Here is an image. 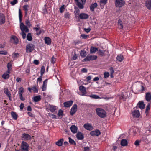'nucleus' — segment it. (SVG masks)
<instances>
[{
    "mask_svg": "<svg viewBox=\"0 0 151 151\" xmlns=\"http://www.w3.org/2000/svg\"><path fill=\"white\" fill-rule=\"evenodd\" d=\"M97 114L101 118H104L106 117V112L103 109L98 108L96 109Z\"/></svg>",
    "mask_w": 151,
    "mask_h": 151,
    "instance_id": "nucleus-1",
    "label": "nucleus"
},
{
    "mask_svg": "<svg viewBox=\"0 0 151 151\" xmlns=\"http://www.w3.org/2000/svg\"><path fill=\"white\" fill-rule=\"evenodd\" d=\"M97 58L96 55H87L86 57L83 60V61H88L90 60H96Z\"/></svg>",
    "mask_w": 151,
    "mask_h": 151,
    "instance_id": "nucleus-2",
    "label": "nucleus"
},
{
    "mask_svg": "<svg viewBox=\"0 0 151 151\" xmlns=\"http://www.w3.org/2000/svg\"><path fill=\"white\" fill-rule=\"evenodd\" d=\"M145 90V88L142 84L138 86L136 88V93L137 94L142 93Z\"/></svg>",
    "mask_w": 151,
    "mask_h": 151,
    "instance_id": "nucleus-3",
    "label": "nucleus"
},
{
    "mask_svg": "<svg viewBox=\"0 0 151 151\" xmlns=\"http://www.w3.org/2000/svg\"><path fill=\"white\" fill-rule=\"evenodd\" d=\"M29 147V145L26 142L24 141H22L21 146V148L22 150L24 151H28Z\"/></svg>",
    "mask_w": 151,
    "mask_h": 151,
    "instance_id": "nucleus-4",
    "label": "nucleus"
},
{
    "mask_svg": "<svg viewBox=\"0 0 151 151\" xmlns=\"http://www.w3.org/2000/svg\"><path fill=\"white\" fill-rule=\"evenodd\" d=\"M35 46L32 44H29L27 45L26 47V52L29 53L32 52L34 50Z\"/></svg>",
    "mask_w": 151,
    "mask_h": 151,
    "instance_id": "nucleus-5",
    "label": "nucleus"
},
{
    "mask_svg": "<svg viewBox=\"0 0 151 151\" xmlns=\"http://www.w3.org/2000/svg\"><path fill=\"white\" fill-rule=\"evenodd\" d=\"M21 137L22 140L25 141H28L31 140V137L30 135L25 133L22 134Z\"/></svg>",
    "mask_w": 151,
    "mask_h": 151,
    "instance_id": "nucleus-6",
    "label": "nucleus"
},
{
    "mask_svg": "<svg viewBox=\"0 0 151 151\" xmlns=\"http://www.w3.org/2000/svg\"><path fill=\"white\" fill-rule=\"evenodd\" d=\"M20 28L22 32H28L29 31V29L27 26H25L23 23H21L20 24Z\"/></svg>",
    "mask_w": 151,
    "mask_h": 151,
    "instance_id": "nucleus-7",
    "label": "nucleus"
},
{
    "mask_svg": "<svg viewBox=\"0 0 151 151\" xmlns=\"http://www.w3.org/2000/svg\"><path fill=\"white\" fill-rule=\"evenodd\" d=\"M10 42L11 43L16 45L18 44L19 41L18 39L16 36L13 35L10 38Z\"/></svg>",
    "mask_w": 151,
    "mask_h": 151,
    "instance_id": "nucleus-8",
    "label": "nucleus"
},
{
    "mask_svg": "<svg viewBox=\"0 0 151 151\" xmlns=\"http://www.w3.org/2000/svg\"><path fill=\"white\" fill-rule=\"evenodd\" d=\"M83 127L84 128L89 131L92 130L93 129V127L91 124L89 123H85L83 125Z\"/></svg>",
    "mask_w": 151,
    "mask_h": 151,
    "instance_id": "nucleus-9",
    "label": "nucleus"
},
{
    "mask_svg": "<svg viewBox=\"0 0 151 151\" xmlns=\"http://www.w3.org/2000/svg\"><path fill=\"white\" fill-rule=\"evenodd\" d=\"M77 106L76 104H74L71 108L70 113L71 115H73L77 111Z\"/></svg>",
    "mask_w": 151,
    "mask_h": 151,
    "instance_id": "nucleus-10",
    "label": "nucleus"
},
{
    "mask_svg": "<svg viewBox=\"0 0 151 151\" xmlns=\"http://www.w3.org/2000/svg\"><path fill=\"white\" fill-rule=\"evenodd\" d=\"M5 17L2 13H0V25L4 24L5 22Z\"/></svg>",
    "mask_w": 151,
    "mask_h": 151,
    "instance_id": "nucleus-11",
    "label": "nucleus"
},
{
    "mask_svg": "<svg viewBox=\"0 0 151 151\" xmlns=\"http://www.w3.org/2000/svg\"><path fill=\"white\" fill-rule=\"evenodd\" d=\"M90 134L92 136H98L101 134V132L98 129H96L94 131H91Z\"/></svg>",
    "mask_w": 151,
    "mask_h": 151,
    "instance_id": "nucleus-12",
    "label": "nucleus"
},
{
    "mask_svg": "<svg viewBox=\"0 0 151 151\" xmlns=\"http://www.w3.org/2000/svg\"><path fill=\"white\" fill-rule=\"evenodd\" d=\"M115 6L117 7H120L123 5L122 0H115Z\"/></svg>",
    "mask_w": 151,
    "mask_h": 151,
    "instance_id": "nucleus-13",
    "label": "nucleus"
},
{
    "mask_svg": "<svg viewBox=\"0 0 151 151\" xmlns=\"http://www.w3.org/2000/svg\"><path fill=\"white\" fill-rule=\"evenodd\" d=\"M79 90L82 93V96H85L86 93V88L83 86H81L79 87Z\"/></svg>",
    "mask_w": 151,
    "mask_h": 151,
    "instance_id": "nucleus-14",
    "label": "nucleus"
},
{
    "mask_svg": "<svg viewBox=\"0 0 151 151\" xmlns=\"http://www.w3.org/2000/svg\"><path fill=\"white\" fill-rule=\"evenodd\" d=\"M79 17L81 19H86L88 18L89 16L86 14L81 13L80 14Z\"/></svg>",
    "mask_w": 151,
    "mask_h": 151,
    "instance_id": "nucleus-15",
    "label": "nucleus"
},
{
    "mask_svg": "<svg viewBox=\"0 0 151 151\" xmlns=\"http://www.w3.org/2000/svg\"><path fill=\"white\" fill-rule=\"evenodd\" d=\"M132 114L134 117L139 118L140 115V113L138 110H134L132 112Z\"/></svg>",
    "mask_w": 151,
    "mask_h": 151,
    "instance_id": "nucleus-16",
    "label": "nucleus"
},
{
    "mask_svg": "<svg viewBox=\"0 0 151 151\" xmlns=\"http://www.w3.org/2000/svg\"><path fill=\"white\" fill-rule=\"evenodd\" d=\"M76 138L78 140H82L84 138L83 133L80 132H78L76 134Z\"/></svg>",
    "mask_w": 151,
    "mask_h": 151,
    "instance_id": "nucleus-17",
    "label": "nucleus"
},
{
    "mask_svg": "<svg viewBox=\"0 0 151 151\" xmlns=\"http://www.w3.org/2000/svg\"><path fill=\"white\" fill-rule=\"evenodd\" d=\"M82 3H81L79 1L77 3V5L80 9H83L84 8L83 5H84L86 0H81Z\"/></svg>",
    "mask_w": 151,
    "mask_h": 151,
    "instance_id": "nucleus-18",
    "label": "nucleus"
},
{
    "mask_svg": "<svg viewBox=\"0 0 151 151\" xmlns=\"http://www.w3.org/2000/svg\"><path fill=\"white\" fill-rule=\"evenodd\" d=\"M73 101L72 100H70L69 101L65 102L63 103V105L65 107H69L73 104Z\"/></svg>",
    "mask_w": 151,
    "mask_h": 151,
    "instance_id": "nucleus-19",
    "label": "nucleus"
},
{
    "mask_svg": "<svg viewBox=\"0 0 151 151\" xmlns=\"http://www.w3.org/2000/svg\"><path fill=\"white\" fill-rule=\"evenodd\" d=\"M44 40L45 43L47 45H50L51 44L52 40L49 37H45Z\"/></svg>",
    "mask_w": 151,
    "mask_h": 151,
    "instance_id": "nucleus-20",
    "label": "nucleus"
},
{
    "mask_svg": "<svg viewBox=\"0 0 151 151\" xmlns=\"http://www.w3.org/2000/svg\"><path fill=\"white\" fill-rule=\"evenodd\" d=\"M145 99L147 101L150 102L151 101V93L148 92L145 94Z\"/></svg>",
    "mask_w": 151,
    "mask_h": 151,
    "instance_id": "nucleus-21",
    "label": "nucleus"
},
{
    "mask_svg": "<svg viewBox=\"0 0 151 151\" xmlns=\"http://www.w3.org/2000/svg\"><path fill=\"white\" fill-rule=\"evenodd\" d=\"M70 130L73 133L75 134L77 132L78 127L75 125H72L70 127Z\"/></svg>",
    "mask_w": 151,
    "mask_h": 151,
    "instance_id": "nucleus-22",
    "label": "nucleus"
},
{
    "mask_svg": "<svg viewBox=\"0 0 151 151\" xmlns=\"http://www.w3.org/2000/svg\"><path fill=\"white\" fill-rule=\"evenodd\" d=\"M98 6L97 4L95 2L92 3L90 6V9L91 11L93 12L94 10Z\"/></svg>",
    "mask_w": 151,
    "mask_h": 151,
    "instance_id": "nucleus-23",
    "label": "nucleus"
},
{
    "mask_svg": "<svg viewBox=\"0 0 151 151\" xmlns=\"http://www.w3.org/2000/svg\"><path fill=\"white\" fill-rule=\"evenodd\" d=\"M4 93L6 94L7 97H9V100L10 101L12 100L11 94L10 93L8 88H5L4 90Z\"/></svg>",
    "mask_w": 151,
    "mask_h": 151,
    "instance_id": "nucleus-24",
    "label": "nucleus"
},
{
    "mask_svg": "<svg viewBox=\"0 0 151 151\" xmlns=\"http://www.w3.org/2000/svg\"><path fill=\"white\" fill-rule=\"evenodd\" d=\"M29 7V6L27 4L23 6V9L25 11V16H26L27 14Z\"/></svg>",
    "mask_w": 151,
    "mask_h": 151,
    "instance_id": "nucleus-25",
    "label": "nucleus"
},
{
    "mask_svg": "<svg viewBox=\"0 0 151 151\" xmlns=\"http://www.w3.org/2000/svg\"><path fill=\"white\" fill-rule=\"evenodd\" d=\"M137 106L141 109H143L145 108V104L143 101H140L138 103Z\"/></svg>",
    "mask_w": 151,
    "mask_h": 151,
    "instance_id": "nucleus-26",
    "label": "nucleus"
},
{
    "mask_svg": "<svg viewBox=\"0 0 151 151\" xmlns=\"http://www.w3.org/2000/svg\"><path fill=\"white\" fill-rule=\"evenodd\" d=\"M145 6L148 9H151V0H146Z\"/></svg>",
    "mask_w": 151,
    "mask_h": 151,
    "instance_id": "nucleus-27",
    "label": "nucleus"
},
{
    "mask_svg": "<svg viewBox=\"0 0 151 151\" xmlns=\"http://www.w3.org/2000/svg\"><path fill=\"white\" fill-rule=\"evenodd\" d=\"M47 81L48 79H46L43 81V84L42 87V91H44L46 90Z\"/></svg>",
    "mask_w": 151,
    "mask_h": 151,
    "instance_id": "nucleus-28",
    "label": "nucleus"
},
{
    "mask_svg": "<svg viewBox=\"0 0 151 151\" xmlns=\"http://www.w3.org/2000/svg\"><path fill=\"white\" fill-rule=\"evenodd\" d=\"M7 72L11 73L10 71L12 69V64L11 62H9L7 64Z\"/></svg>",
    "mask_w": 151,
    "mask_h": 151,
    "instance_id": "nucleus-29",
    "label": "nucleus"
},
{
    "mask_svg": "<svg viewBox=\"0 0 151 151\" xmlns=\"http://www.w3.org/2000/svg\"><path fill=\"white\" fill-rule=\"evenodd\" d=\"M10 73H9L7 72V71H6L5 73L2 76V77L4 79H7L9 78L10 76L9 74Z\"/></svg>",
    "mask_w": 151,
    "mask_h": 151,
    "instance_id": "nucleus-30",
    "label": "nucleus"
},
{
    "mask_svg": "<svg viewBox=\"0 0 151 151\" xmlns=\"http://www.w3.org/2000/svg\"><path fill=\"white\" fill-rule=\"evenodd\" d=\"M63 141L64 139L63 138H62L57 141L55 144L58 146H61L62 145Z\"/></svg>",
    "mask_w": 151,
    "mask_h": 151,
    "instance_id": "nucleus-31",
    "label": "nucleus"
},
{
    "mask_svg": "<svg viewBox=\"0 0 151 151\" xmlns=\"http://www.w3.org/2000/svg\"><path fill=\"white\" fill-rule=\"evenodd\" d=\"M98 51V48L97 47H94L92 46L91 47L90 51L91 53H93Z\"/></svg>",
    "mask_w": 151,
    "mask_h": 151,
    "instance_id": "nucleus-32",
    "label": "nucleus"
},
{
    "mask_svg": "<svg viewBox=\"0 0 151 151\" xmlns=\"http://www.w3.org/2000/svg\"><path fill=\"white\" fill-rule=\"evenodd\" d=\"M33 29H35L37 32V35H39L41 34L42 33V31L41 28L40 27H35L33 28Z\"/></svg>",
    "mask_w": 151,
    "mask_h": 151,
    "instance_id": "nucleus-33",
    "label": "nucleus"
},
{
    "mask_svg": "<svg viewBox=\"0 0 151 151\" xmlns=\"http://www.w3.org/2000/svg\"><path fill=\"white\" fill-rule=\"evenodd\" d=\"M41 96L40 95L34 97L33 100L35 102H38L41 100Z\"/></svg>",
    "mask_w": 151,
    "mask_h": 151,
    "instance_id": "nucleus-34",
    "label": "nucleus"
},
{
    "mask_svg": "<svg viewBox=\"0 0 151 151\" xmlns=\"http://www.w3.org/2000/svg\"><path fill=\"white\" fill-rule=\"evenodd\" d=\"M150 103H148L146 106L145 109V113L147 115H148L149 114V111L150 110Z\"/></svg>",
    "mask_w": 151,
    "mask_h": 151,
    "instance_id": "nucleus-35",
    "label": "nucleus"
},
{
    "mask_svg": "<svg viewBox=\"0 0 151 151\" xmlns=\"http://www.w3.org/2000/svg\"><path fill=\"white\" fill-rule=\"evenodd\" d=\"M11 115L13 118L14 120H17V115L16 112L12 111L11 112Z\"/></svg>",
    "mask_w": 151,
    "mask_h": 151,
    "instance_id": "nucleus-36",
    "label": "nucleus"
},
{
    "mask_svg": "<svg viewBox=\"0 0 151 151\" xmlns=\"http://www.w3.org/2000/svg\"><path fill=\"white\" fill-rule=\"evenodd\" d=\"M49 109L51 112H53L56 109V107L52 105H50Z\"/></svg>",
    "mask_w": 151,
    "mask_h": 151,
    "instance_id": "nucleus-37",
    "label": "nucleus"
},
{
    "mask_svg": "<svg viewBox=\"0 0 151 151\" xmlns=\"http://www.w3.org/2000/svg\"><path fill=\"white\" fill-rule=\"evenodd\" d=\"M69 143L71 144L74 145H76V144L75 142L71 138L69 137Z\"/></svg>",
    "mask_w": 151,
    "mask_h": 151,
    "instance_id": "nucleus-38",
    "label": "nucleus"
},
{
    "mask_svg": "<svg viewBox=\"0 0 151 151\" xmlns=\"http://www.w3.org/2000/svg\"><path fill=\"white\" fill-rule=\"evenodd\" d=\"M88 96L93 99H99L100 98V97L99 96L95 94H91Z\"/></svg>",
    "mask_w": 151,
    "mask_h": 151,
    "instance_id": "nucleus-39",
    "label": "nucleus"
},
{
    "mask_svg": "<svg viewBox=\"0 0 151 151\" xmlns=\"http://www.w3.org/2000/svg\"><path fill=\"white\" fill-rule=\"evenodd\" d=\"M27 39L29 41H31L32 40V38L30 33H28L27 37Z\"/></svg>",
    "mask_w": 151,
    "mask_h": 151,
    "instance_id": "nucleus-40",
    "label": "nucleus"
},
{
    "mask_svg": "<svg viewBox=\"0 0 151 151\" xmlns=\"http://www.w3.org/2000/svg\"><path fill=\"white\" fill-rule=\"evenodd\" d=\"M118 24L119 27L121 29L123 28V22L121 20L119 19L118 22Z\"/></svg>",
    "mask_w": 151,
    "mask_h": 151,
    "instance_id": "nucleus-41",
    "label": "nucleus"
},
{
    "mask_svg": "<svg viewBox=\"0 0 151 151\" xmlns=\"http://www.w3.org/2000/svg\"><path fill=\"white\" fill-rule=\"evenodd\" d=\"M80 55L81 57H84L86 56V51L84 50L81 51L80 53Z\"/></svg>",
    "mask_w": 151,
    "mask_h": 151,
    "instance_id": "nucleus-42",
    "label": "nucleus"
},
{
    "mask_svg": "<svg viewBox=\"0 0 151 151\" xmlns=\"http://www.w3.org/2000/svg\"><path fill=\"white\" fill-rule=\"evenodd\" d=\"M45 71V68L44 66H42L40 70V75L42 76L44 74Z\"/></svg>",
    "mask_w": 151,
    "mask_h": 151,
    "instance_id": "nucleus-43",
    "label": "nucleus"
},
{
    "mask_svg": "<svg viewBox=\"0 0 151 151\" xmlns=\"http://www.w3.org/2000/svg\"><path fill=\"white\" fill-rule=\"evenodd\" d=\"M116 59L117 61L119 62H121L123 60V55H118L116 57Z\"/></svg>",
    "mask_w": 151,
    "mask_h": 151,
    "instance_id": "nucleus-44",
    "label": "nucleus"
},
{
    "mask_svg": "<svg viewBox=\"0 0 151 151\" xmlns=\"http://www.w3.org/2000/svg\"><path fill=\"white\" fill-rule=\"evenodd\" d=\"M141 140L146 143H147L149 142L147 138L146 137H142L141 138Z\"/></svg>",
    "mask_w": 151,
    "mask_h": 151,
    "instance_id": "nucleus-45",
    "label": "nucleus"
},
{
    "mask_svg": "<svg viewBox=\"0 0 151 151\" xmlns=\"http://www.w3.org/2000/svg\"><path fill=\"white\" fill-rule=\"evenodd\" d=\"M24 92V89L23 88L21 87L18 92V93L19 95H22V94Z\"/></svg>",
    "mask_w": 151,
    "mask_h": 151,
    "instance_id": "nucleus-46",
    "label": "nucleus"
},
{
    "mask_svg": "<svg viewBox=\"0 0 151 151\" xmlns=\"http://www.w3.org/2000/svg\"><path fill=\"white\" fill-rule=\"evenodd\" d=\"M32 90L34 93H37L38 92V89L37 88L36 86H35L32 87Z\"/></svg>",
    "mask_w": 151,
    "mask_h": 151,
    "instance_id": "nucleus-47",
    "label": "nucleus"
},
{
    "mask_svg": "<svg viewBox=\"0 0 151 151\" xmlns=\"http://www.w3.org/2000/svg\"><path fill=\"white\" fill-rule=\"evenodd\" d=\"M25 24L29 27H30L31 26L30 22L28 19H27L26 20Z\"/></svg>",
    "mask_w": 151,
    "mask_h": 151,
    "instance_id": "nucleus-48",
    "label": "nucleus"
},
{
    "mask_svg": "<svg viewBox=\"0 0 151 151\" xmlns=\"http://www.w3.org/2000/svg\"><path fill=\"white\" fill-rule=\"evenodd\" d=\"M8 53V52L6 50L0 51V55H6Z\"/></svg>",
    "mask_w": 151,
    "mask_h": 151,
    "instance_id": "nucleus-49",
    "label": "nucleus"
},
{
    "mask_svg": "<svg viewBox=\"0 0 151 151\" xmlns=\"http://www.w3.org/2000/svg\"><path fill=\"white\" fill-rule=\"evenodd\" d=\"M104 77L105 78H107L109 77V72H105L104 74Z\"/></svg>",
    "mask_w": 151,
    "mask_h": 151,
    "instance_id": "nucleus-50",
    "label": "nucleus"
},
{
    "mask_svg": "<svg viewBox=\"0 0 151 151\" xmlns=\"http://www.w3.org/2000/svg\"><path fill=\"white\" fill-rule=\"evenodd\" d=\"M63 111L62 110L60 109L58 111V115L59 116H63Z\"/></svg>",
    "mask_w": 151,
    "mask_h": 151,
    "instance_id": "nucleus-51",
    "label": "nucleus"
},
{
    "mask_svg": "<svg viewBox=\"0 0 151 151\" xmlns=\"http://www.w3.org/2000/svg\"><path fill=\"white\" fill-rule=\"evenodd\" d=\"M104 51L99 50V55L102 56H104Z\"/></svg>",
    "mask_w": 151,
    "mask_h": 151,
    "instance_id": "nucleus-52",
    "label": "nucleus"
},
{
    "mask_svg": "<svg viewBox=\"0 0 151 151\" xmlns=\"http://www.w3.org/2000/svg\"><path fill=\"white\" fill-rule=\"evenodd\" d=\"M128 144L127 140L126 139H123V147L127 146Z\"/></svg>",
    "mask_w": 151,
    "mask_h": 151,
    "instance_id": "nucleus-53",
    "label": "nucleus"
},
{
    "mask_svg": "<svg viewBox=\"0 0 151 151\" xmlns=\"http://www.w3.org/2000/svg\"><path fill=\"white\" fill-rule=\"evenodd\" d=\"M65 9L64 5H63L59 9L60 12V13H63Z\"/></svg>",
    "mask_w": 151,
    "mask_h": 151,
    "instance_id": "nucleus-54",
    "label": "nucleus"
},
{
    "mask_svg": "<svg viewBox=\"0 0 151 151\" xmlns=\"http://www.w3.org/2000/svg\"><path fill=\"white\" fill-rule=\"evenodd\" d=\"M18 2L17 0H13V1L10 2L11 4L12 5H14Z\"/></svg>",
    "mask_w": 151,
    "mask_h": 151,
    "instance_id": "nucleus-55",
    "label": "nucleus"
},
{
    "mask_svg": "<svg viewBox=\"0 0 151 151\" xmlns=\"http://www.w3.org/2000/svg\"><path fill=\"white\" fill-rule=\"evenodd\" d=\"M77 58V55L75 53H74L73 55V56L72 58L73 60H76Z\"/></svg>",
    "mask_w": 151,
    "mask_h": 151,
    "instance_id": "nucleus-56",
    "label": "nucleus"
},
{
    "mask_svg": "<svg viewBox=\"0 0 151 151\" xmlns=\"http://www.w3.org/2000/svg\"><path fill=\"white\" fill-rule=\"evenodd\" d=\"M100 2L101 4H106L107 0H100Z\"/></svg>",
    "mask_w": 151,
    "mask_h": 151,
    "instance_id": "nucleus-57",
    "label": "nucleus"
},
{
    "mask_svg": "<svg viewBox=\"0 0 151 151\" xmlns=\"http://www.w3.org/2000/svg\"><path fill=\"white\" fill-rule=\"evenodd\" d=\"M24 104L22 103H21L20 106V111H22V110L23 108L24 107Z\"/></svg>",
    "mask_w": 151,
    "mask_h": 151,
    "instance_id": "nucleus-58",
    "label": "nucleus"
},
{
    "mask_svg": "<svg viewBox=\"0 0 151 151\" xmlns=\"http://www.w3.org/2000/svg\"><path fill=\"white\" fill-rule=\"evenodd\" d=\"M81 36L83 39H86L88 35L84 34H82L81 35Z\"/></svg>",
    "mask_w": 151,
    "mask_h": 151,
    "instance_id": "nucleus-59",
    "label": "nucleus"
},
{
    "mask_svg": "<svg viewBox=\"0 0 151 151\" xmlns=\"http://www.w3.org/2000/svg\"><path fill=\"white\" fill-rule=\"evenodd\" d=\"M42 76H41V75H40V77L37 78V83L38 82H41L42 81Z\"/></svg>",
    "mask_w": 151,
    "mask_h": 151,
    "instance_id": "nucleus-60",
    "label": "nucleus"
},
{
    "mask_svg": "<svg viewBox=\"0 0 151 151\" xmlns=\"http://www.w3.org/2000/svg\"><path fill=\"white\" fill-rule=\"evenodd\" d=\"M55 61H56V59L55 58H54L53 56L52 57V58L51 61V63H52L53 64H54L55 63Z\"/></svg>",
    "mask_w": 151,
    "mask_h": 151,
    "instance_id": "nucleus-61",
    "label": "nucleus"
},
{
    "mask_svg": "<svg viewBox=\"0 0 151 151\" xmlns=\"http://www.w3.org/2000/svg\"><path fill=\"white\" fill-rule=\"evenodd\" d=\"M27 114L30 116L32 117H34V115L30 112H27Z\"/></svg>",
    "mask_w": 151,
    "mask_h": 151,
    "instance_id": "nucleus-62",
    "label": "nucleus"
},
{
    "mask_svg": "<svg viewBox=\"0 0 151 151\" xmlns=\"http://www.w3.org/2000/svg\"><path fill=\"white\" fill-rule=\"evenodd\" d=\"M22 38L23 39H25L26 38V34L24 32H22Z\"/></svg>",
    "mask_w": 151,
    "mask_h": 151,
    "instance_id": "nucleus-63",
    "label": "nucleus"
},
{
    "mask_svg": "<svg viewBox=\"0 0 151 151\" xmlns=\"http://www.w3.org/2000/svg\"><path fill=\"white\" fill-rule=\"evenodd\" d=\"M84 149L83 151H90V148L88 147H84Z\"/></svg>",
    "mask_w": 151,
    "mask_h": 151,
    "instance_id": "nucleus-64",
    "label": "nucleus"
}]
</instances>
